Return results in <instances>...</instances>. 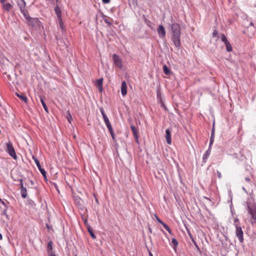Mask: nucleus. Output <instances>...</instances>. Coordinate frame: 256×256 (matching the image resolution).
<instances>
[{"instance_id": "nucleus-21", "label": "nucleus", "mask_w": 256, "mask_h": 256, "mask_svg": "<svg viewBox=\"0 0 256 256\" xmlns=\"http://www.w3.org/2000/svg\"><path fill=\"white\" fill-rule=\"evenodd\" d=\"M58 23H59L60 26V28L62 29V31H64L65 29H64V23H63L62 18H60L59 19H58Z\"/></svg>"}, {"instance_id": "nucleus-39", "label": "nucleus", "mask_w": 256, "mask_h": 256, "mask_svg": "<svg viewBox=\"0 0 256 256\" xmlns=\"http://www.w3.org/2000/svg\"><path fill=\"white\" fill-rule=\"evenodd\" d=\"M102 2L104 4H108L110 2V0H102Z\"/></svg>"}, {"instance_id": "nucleus-6", "label": "nucleus", "mask_w": 256, "mask_h": 256, "mask_svg": "<svg viewBox=\"0 0 256 256\" xmlns=\"http://www.w3.org/2000/svg\"><path fill=\"white\" fill-rule=\"evenodd\" d=\"M235 233L240 242L242 243L244 242V232L240 226H236Z\"/></svg>"}, {"instance_id": "nucleus-50", "label": "nucleus", "mask_w": 256, "mask_h": 256, "mask_svg": "<svg viewBox=\"0 0 256 256\" xmlns=\"http://www.w3.org/2000/svg\"><path fill=\"white\" fill-rule=\"evenodd\" d=\"M0 202H2L4 205V206L6 205V204H4V202L2 201V200H0Z\"/></svg>"}, {"instance_id": "nucleus-1", "label": "nucleus", "mask_w": 256, "mask_h": 256, "mask_svg": "<svg viewBox=\"0 0 256 256\" xmlns=\"http://www.w3.org/2000/svg\"><path fill=\"white\" fill-rule=\"evenodd\" d=\"M172 40L177 48L180 46V28L179 24L174 23L171 26Z\"/></svg>"}, {"instance_id": "nucleus-28", "label": "nucleus", "mask_w": 256, "mask_h": 256, "mask_svg": "<svg viewBox=\"0 0 256 256\" xmlns=\"http://www.w3.org/2000/svg\"><path fill=\"white\" fill-rule=\"evenodd\" d=\"M19 182H20L19 186H20V188H25L24 186V182H23L22 179H20L19 180Z\"/></svg>"}, {"instance_id": "nucleus-35", "label": "nucleus", "mask_w": 256, "mask_h": 256, "mask_svg": "<svg viewBox=\"0 0 256 256\" xmlns=\"http://www.w3.org/2000/svg\"><path fill=\"white\" fill-rule=\"evenodd\" d=\"M102 117H103L104 122L108 120V118L106 114H103Z\"/></svg>"}, {"instance_id": "nucleus-12", "label": "nucleus", "mask_w": 256, "mask_h": 256, "mask_svg": "<svg viewBox=\"0 0 256 256\" xmlns=\"http://www.w3.org/2000/svg\"><path fill=\"white\" fill-rule=\"evenodd\" d=\"M166 139L167 143L170 144L172 142L171 140V131L169 128H168L166 130Z\"/></svg>"}, {"instance_id": "nucleus-30", "label": "nucleus", "mask_w": 256, "mask_h": 256, "mask_svg": "<svg viewBox=\"0 0 256 256\" xmlns=\"http://www.w3.org/2000/svg\"><path fill=\"white\" fill-rule=\"evenodd\" d=\"M104 22L106 24H108L109 26H111L112 25V23L110 22L108 19L106 18H104Z\"/></svg>"}, {"instance_id": "nucleus-49", "label": "nucleus", "mask_w": 256, "mask_h": 256, "mask_svg": "<svg viewBox=\"0 0 256 256\" xmlns=\"http://www.w3.org/2000/svg\"><path fill=\"white\" fill-rule=\"evenodd\" d=\"M149 256H153L152 254V252H149Z\"/></svg>"}, {"instance_id": "nucleus-22", "label": "nucleus", "mask_w": 256, "mask_h": 256, "mask_svg": "<svg viewBox=\"0 0 256 256\" xmlns=\"http://www.w3.org/2000/svg\"><path fill=\"white\" fill-rule=\"evenodd\" d=\"M163 70L166 74L168 75L170 74V70L166 65L163 66Z\"/></svg>"}, {"instance_id": "nucleus-47", "label": "nucleus", "mask_w": 256, "mask_h": 256, "mask_svg": "<svg viewBox=\"0 0 256 256\" xmlns=\"http://www.w3.org/2000/svg\"><path fill=\"white\" fill-rule=\"evenodd\" d=\"M60 42H62V40H58V44H60Z\"/></svg>"}, {"instance_id": "nucleus-18", "label": "nucleus", "mask_w": 256, "mask_h": 256, "mask_svg": "<svg viewBox=\"0 0 256 256\" xmlns=\"http://www.w3.org/2000/svg\"><path fill=\"white\" fill-rule=\"evenodd\" d=\"M16 94L17 95V96H18V97H19V98H20L22 100L24 101L25 103H26V102H28V98H26L24 95V94H21V95H20V94H18V93H16Z\"/></svg>"}, {"instance_id": "nucleus-38", "label": "nucleus", "mask_w": 256, "mask_h": 256, "mask_svg": "<svg viewBox=\"0 0 256 256\" xmlns=\"http://www.w3.org/2000/svg\"><path fill=\"white\" fill-rule=\"evenodd\" d=\"M104 122H105V124H106V126L110 124V122L109 120L104 121Z\"/></svg>"}, {"instance_id": "nucleus-13", "label": "nucleus", "mask_w": 256, "mask_h": 256, "mask_svg": "<svg viewBox=\"0 0 256 256\" xmlns=\"http://www.w3.org/2000/svg\"><path fill=\"white\" fill-rule=\"evenodd\" d=\"M48 253L49 256L50 254H53L52 252V241H50L48 243L47 246Z\"/></svg>"}, {"instance_id": "nucleus-43", "label": "nucleus", "mask_w": 256, "mask_h": 256, "mask_svg": "<svg viewBox=\"0 0 256 256\" xmlns=\"http://www.w3.org/2000/svg\"><path fill=\"white\" fill-rule=\"evenodd\" d=\"M214 130H212V134H211V136H212V138H214Z\"/></svg>"}, {"instance_id": "nucleus-3", "label": "nucleus", "mask_w": 256, "mask_h": 256, "mask_svg": "<svg viewBox=\"0 0 256 256\" xmlns=\"http://www.w3.org/2000/svg\"><path fill=\"white\" fill-rule=\"evenodd\" d=\"M16 3L23 16H26V14L28 13L26 2L24 0H16Z\"/></svg>"}, {"instance_id": "nucleus-14", "label": "nucleus", "mask_w": 256, "mask_h": 256, "mask_svg": "<svg viewBox=\"0 0 256 256\" xmlns=\"http://www.w3.org/2000/svg\"><path fill=\"white\" fill-rule=\"evenodd\" d=\"M20 194H21L22 197L23 198H26L27 197V194H28L26 188V187L22 188H20Z\"/></svg>"}, {"instance_id": "nucleus-53", "label": "nucleus", "mask_w": 256, "mask_h": 256, "mask_svg": "<svg viewBox=\"0 0 256 256\" xmlns=\"http://www.w3.org/2000/svg\"><path fill=\"white\" fill-rule=\"evenodd\" d=\"M246 180H247V181H249L250 180V179L248 178H246Z\"/></svg>"}, {"instance_id": "nucleus-16", "label": "nucleus", "mask_w": 256, "mask_h": 256, "mask_svg": "<svg viewBox=\"0 0 256 256\" xmlns=\"http://www.w3.org/2000/svg\"><path fill=\"white\" fill-rule=\"evenodd\" d=\"M102 78L99 79L96 82L97 86L99 90L102 91Z\"/></svg>"}, {"instance_id": "nucleus-46", "label": "nucleus", "mask_w": 256, "mask_h": 256, "mask_svg": "<svg viewBox=\"0 0 256 256\" xmlns=\"http://www.w3.org/2000/svg\"><path fill=\"white\" fill-rule=\"evenodd\" d=\"M5 74L6 75V76L5 77L6 79H8V77L9 76L8 74H6V72H5Z\"/></svg>"}, {"instance_id": "nucleus-29", "label": "nucleus", "mask_w": 256, "mask_h": 256, "mask_svg": "<svg viewBox=\"0 0 256 256\" xmlns=\"http://www.w3.org/2000/svg\"><path fill=\"white\" fill-rule=\"evenodd\" d=\"M88 232L90 234L91 236L93 238H96V236L94 235V234L92 230H90V228L88 229Z\"/></svg>"}, {"instance_id": "nucleus-33", "label": "nucleus", "mask_w": 256, "mask_h": 256, "mask_svg": "<svg viewBox=\"0 0 256 256\" xmlns=\"http://www.w3.org/2000/svg\"><path fill=\"white\" fill-rule=\"evenodd\" d=\"M217 34H218V32H217L216 30H214L212 32V36L213 37L216 36L217 35Z\"/></svg>"}, {"instance_id": "nucleus-34", "label": "nucleus", "mask_w": 256, "mask_h": 256, "mask_svg": "<svg viewBox=\"0 0 256 256\" xmlns=\"http://www.w3.org/2000/svg\"><path fill=\"white\" fill-rule=\"evenodd\" d=\"M110 134H111L112 137V140H115V137H114V131H112V132H110Z\"/></svg>"}, {"instance_id": "nucleus-9", "label": "nucleus", "mask_w": 256, "mask_h": 256, "mask_svg": "<svg viewBox=\"0 0 256 256\" xmlns=\"http://www.w3.org/2000/svg\"><path fill=\"white\" fill-rule=\"evenodd\" d=\"M158 32L160 38H163L166 36V30L162 25H160L158 28Z\"/></svg>"}, {"instance_id": "nucleus-40", "label": "nucleus", "mask_w": 256, "mask_h": 256, "mask_svg": "<svg viewBox=\"0 0 256 256\" xmlns=\"http://www.w3.org/2000/svg\"><path fill=\"white\" fill-rule=\"evenodd\" d=\"M213 142H214V138H212V136H211L210 140V146L211 144H212Z\"/></svg>"}, {"instance_id": "nucleus-5", "label": "nucleus", "mask_w": 256, "mask_h": 256, "mask_svg": "<svg viewBox=\"0 0 256 256\" xmlns=\"http://www.w3.org/2000/svg\"><path fill=\"white\" fill-rule=\"evenodd\" d=\"M112 60L114 64L120 69H122L123 67L122 60L116 54L112 55Z\"/></svg>"}, {"instance_id": "nucleus-2", "label": "nucleus", "mask_w": 256, "mask_h": 256, "mask_svg": "<svg viewBox=\"0 0 256 256\" xmlns=\"http://www.w3.org/2000/svg\"><path fill=\"white\" fill-rule=\"evenodd\" d=\"M248 210V214L252 216L254 222L256 220V204L251 200H248L247 202Z\"/></svg>"}, {"instance_id": "nucleus-4", "label": "nucleus", "mask_w": 256, "mask_h": 256, "mask_svg": "<svg viewBox=\"0 0 256 256\" xmlns=\"http://www.w3.org/2000/svg\"><path fill=\"white\" fill-rule=\"evenodd\" d=\"M6 151L8 152V154L11 156L13 158L16 159L17 156L16 154L14 149L12 146V143L10 142H8L6 144Z\"/></svg>"}, {"instance_id": "nucleus-32", "label": "nucleus", "mask_w": 256, "mask_h": 256, "mask_svg": "<svg viewBox=\"0 0 256 256\" xmlns=\"http://www.w3.org/2000/svg\"><path fill=\"white\" fill-rule=\"evenodd\" d=\"M216 173H217V175H218V178H221L222 176V174H221L220 172H219V171H217Z\"/></svg>"}, {"instance_id": "nucleus-31", "label": "nucleus", "mask_w": 256, "mask_h": 256, "mask_svg": "<svg viewBox=\"0 0 256 256\" xmlns=\"http://www.w3.org/2000/svg\"><path fill=\"white\" fill-rule=\"evenodd\" d=\"M106 126H107L108 130H109L110 132H112V131H113L112 128L111 124Z\"/></svg>"}, {"instance_id": "nucleus-11", "label": "nucleus", "mask_w": 256, "mask_h": 256, "mask_svg": "<svg viewBox=\"0 0 256 256\" xmlns=\"http://www.w3.org/2000/svg\"><path fill=\"white\" fill-rule=\"evenodd\" d=\"M121 92L123 96H124L127 94V84L125 81H123L121 86Z\"/></svg>"}, {"instance_id": "nucleus-7", "label": "nucleus", "mask_w": 256, "mask_h": 256, "mask_svg": "<svg viewBox=\"0 0 256 256\" xmlns=\"http://www.w3.org/2000/svg\"><path fill=\"white\" fill-rule=\"evenodd\" d=\"M24 16L28 24L32 26H35L38 21V18H32L30 16L28 13L26 14V16Z\"/></svg>"}, {"instance_id": "nucleus-8", "label": "nucleus", "mask_w": 256, "mask_h": 256, "mask_svg": "<svg viewBox=\"0 0 256 256\" xmlns=\"http://www.w3.org/2000/svg\"><path fill=\"white\" fill-rule=\"evenodd\" d=\"M32 159L34 160L37 167L40 172L44 176L45 179H46V172L44 168H42L38 160L34 156H32Z\"/></svg>"}, {"instance_id": "nucleus-42", "label": "nucleus", "mask_w": 256, "mask_h": 256, "mask_svg": "<svg viewBox=\"0 0 256 256\" xmlns=\"http://www.w3.org/2000/svg\"><path fill=\"white\" fill-rule=\"evenodd\" d=\"M72 119V117L70 115L69 116V117L68 118V121L70 123V120Z\"/></svg>"}, {"instance_id": "nucleus-44", "label": "nucleus", "mask_w": 256, "mask_h": 256, "mask_svg": "<svg viewBox=\"0 0 256 256\" xmlns=\"http://www.w3.org/2000/svg\"><path fill=\"white\" fill-rule=\"evenodd\" d=\"M250 26H254V23L253 22H250Z\"/></svg>"}, {"instance_id": "nucleus-25", "label": "nucleus", "mask_w": 256, "mask_h": 256, "mask_svg": "<svg viewBox=\"0 0 256 256\" xmlns=\"http://www.w3.org/2000/svg\"><path fill=\"white\" fill-rule=\"evenodd\" d=\"M163 226L166 228V230L170 233V234H171L172 233V230H171L170 229V228L168 227V226L165 223L163 222L162 224Z\"/></svg>"}, {"instance_id": "nucleus-41", "label": "nucleus", "mask_w": 256, "mask_h": 256, "mask_svg": "<svg viewBox=\"0 0 256 256\" xmlns=\"http://www.w3.org/2000/svg\"><path fill=\"white\" fill-rule=\"evenodd\" d=\"M6 1V0H0V2L2 4V6H4V4H6V3H5Z\"/></svg>"}, {"instance_id": "nucleus-10", "label": "nucleus", "mask_w": 256, "mask_h": 256, "mask_svg": "<svg viewBox=\"0 0 256 256\" xmlns=\"http://www.w3.org/2000/svg\"><path fill=\"white\" fill-rule=\"evenodd\" d=\"M130 128L132 132V134L134 135V136L135 138V140L137 143H138V132L136 128L133 126L132 125L130 126Z\"/></svg>"}, {"instance_id": "nucleus-19", "label": "nucleus", "mask_w": 256, "mask_h": 256, "mask_svg": "<svg viewBox=\"0 0 256 256\" xmlns=\"http://www.w3.org/2000/svg\"><path fill=\"white\" fill-rule=\"evenodd\" d=\"M40 102L44 109V110L47 112H48V108L44 101V98L42 97V96H40Z\"/></svg>"}, {"instance_id": "nucleus-54", "label": "nucleus", "mask_w": 256, "mask_h": 256, "mask_svg": "<svg viewBox=\"0 0 256 256\" xmlns=\"http://www.w3.org/2000/svg\"><path fill=\"white\" fill-rule=\"evenodd\" d=\"M148 230H149V231H150V232H152V230H151V228H148Z\"/></svg>"}, {"instance_id": "nucleus-15", "label": "nucleus", "mask_w": 256, "mask_h": 256, "mask_svg": "<svg viewBox=\"0 0 256 256\" xmlns=\"http://www.w3.org/2000/svg\"><path fill=\"white\" fill-rule=\"evenodd\" d=\"M12 5L10 3H6L2 6L3 8L8 12H9L12 8Z\"/></svg>"}, {"instance_id": "nucleus-23", "label": "nucleus", "mask_w": 256, "mask_h": 256, "mask_svg": "<svg viewBox=\"0 0 256 256\" xmlns=\"http://www.w3.org/2000/svg\"><path fill=\"white\" fill-rule=\"evenodd\" d=\"M225 45L226 46V50L228 52H231L232 50V46L230 44V42L226 43Z\"/></svg>"}, {"instance_id": "nucleus-48", "label": "nucleus", "mask_w": 256, "mask_h": 256, "mask_svg": "<svg viewBox=\"0 0 256 256\" xmlns=\"http://www.w3.org/2000/svg\"><path fill=\"white\" fill-rule=\"evenodd\" d=\"M4 215H6V218H8V216L6 214L5 211H4Z\"/></svg>"}, {"instance_id": "nucleus-55", "label": "nucleus", "mask_w": 256, "mask_h": 256, "mask_svg": "<svg viewBox=\"0 0 256 256\" xmlns=\"http://www.w3.org/2000/svg\"><path fill=\"white\" fill-rule=\"evenodd\" d=\"M74 256H77L76 255Z\"/></svg>"}, {"instance_id": "nucleus-36", "label": "nucleus", "mask_w": 256, "mask_h": 256, "mask_svg": "<svg viewBox=\"0 0 256 256\" xmlns=\"http://www.w3.org/2000/svg\"><path fill=\"white\" fill-rule=\"evenodd\" d=\"M156 220H158V222L159 223H160V224H162L164 222H162V220H160V218H159L157 216H156Z\"/></svg>"}, {"instance_id": "nucleus-45", "label": "nucleus", "mask_w": 256, "mask_h": 256, "mask_svg": "<svg viewBox=\"0 0 256 256\" xmlns=\"http://www.w3.org/2000/svg\"><path fill=\"white\" fill-rule=\"evenodd\" d=\"M2 234L0 233V240H2Z\"/></svg>"}, {"instance_id": "nucleus-24", "label": "nucleus", "mask_w": 256, "mask_h": 256, "mask_svg": "<svg viewBox=\"0 0 256 256\" xmlns=\"http://www.w3.org/2000/svg\"><path fill=\"white\" fill-rule=\"evenodd\" d=\"M221 40H222V41L224 43V44L226 43H227V42H229L228 41V40H227L226 36L224 34H222L221 35Z\"/></svg>"}, {"instance_id": "nucleus-26", "label": "nucleus", "mask_w": 256, "mask_h": 256, "mask_svg": "<svg viewBox=\"0 0 256 256\" xmlns=\"http://www.w3.org/2000/svg\"><path fill=\"white\" fill-rule=\"evenodd\" d=\"M210 154V152H209L208 150H206L205 152V154H204V155L203 156V160H206V159L209 155Z\"/></svg>"}, {"instance_id": "nucleus-20", "label": "nucleus", "mask_w": 256, "mask_h": 256, "mask_svg": "<svg viewBox=\"0 0 256 256\" xmlns=\"http://www.w3.org/2000/svg\"><path fill=\"white\" fill-rule=\"evenodd\" d=\"M171 245L172 246L174 249H176V247L178 245V242L175 238H173L171 242Z\"/></svg>"}, {"instance_id": "nucleus-37", "label": "nucleus", "mask_w": 256, "mask_h": 256, "mask_svg": "<svg viewBox=\"0 0 256 256\" xmlns=\"http://www.w3.org/2000/svg\"><path fill=\"white\" fill-rule=\"evenodd\" d=\"M100 112H101L102 116H103V114H106L104 112V110L103 109V108H100Z\"/></svg>"}, {"instance_id": "nucleus-27", "label": "nucleus", "mask_w": 256, "mask_h": 256, "mask_svg": "<svg viewBox=\"0 0 256 256\" xmlns=\"http://www.w3.org/2000/svg\"><path fill=\"white\" fill-rule=\"evenodd\" d=\"M234 225L236 228V226H240V221L238 218H234Z\"/></svg>"}, {"instance_id": "nucleus-51", "label": "nucleus", "mask_w": 256, "mask_h": 256, "mask_svg": "<svg viewBox=\"0 0 256 256\" xmlns=\"http://www.w3.org/2000/svg\"><path fill=\"white\" fill-rule=\"evenodd\" d=\"M50 256H56V255L54 254H50Z\"/></svg>"}, {"instance_id": "nucleus-17", "label": "nucleus", "mask_w": 256, "mask_h": 256, "mask_svg": "<svg viewBox=\"0 0 256 256\" xmlns=\"http://www.w3.org/2000/svg\"><path fill=\"white\" fill-rule=\"evenodd\" d=\"M54 10H55L56 13V15L58 16V19H59L60 18H62L61 10H60V8L58 6H56Z\"/></svg>"}, {"instance_id": "nucleus-52", "label": "nucleus", "mask_w": 256, "mask_h": 256, "mask_svg": "<svg viewBox=\"0 0 256 256\" xmlns=\"http://www.w3.org/2000/svg\"><path fill=\"white\" fill-rule=\"evenodd\" d=\"M162 106H163L164 109H166V108L164 106V104H162Z\"/></svg>"}]
</instances>
